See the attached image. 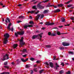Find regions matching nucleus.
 I'll use <instances>...</instances> for the list:
<instances>
[{"label":"nucleus","mask_w":74,"mask_h":74,"mask_svg":"<svg viewBox=\"0 0 74 74\" xmlns=\"http://www.w3.org/2000/svg\"><path fill=\"white\" fill-rule=\"evenodd\" d=\"M42 33H41V34L38 35H34L32 36V39H35L36 38H37V37H38L39 38L40 40H41V38H42Z\"/></svg>","instance_id":"obj_1"},{"label":"nucleus","mask_w":74,"mask_h":74,"mask_svg":"<svg viewBox=\"0 0 74 74\" xmlns=\"http://www.w3.org/2000/svg\"><path fill=\"white\" fill-rule=\"evenodd\" d=\"M23 37H22L21 39L19 40V47H23V45H25V42L23 41Z\"/></svg>","instance_id":"obj_2"},{"label":"nucleus","mask_w":74,"mask_h":74,"mask_svg":"<svg viewBox=\"0 0 74 74\" xmlns=\"http://www.w3.org/2000/svg\"><path fill=\"white\" fill-rule=\"evenodd\" d=\"M24 31H21V32H17V33L15 32V36L17 37L18 36V34L19 35H23L24 34Z\"/></svg>","instance_id":"obj_3"},{"label":"nucleus","mask_w":74,"mask_h":74,"mask_svg":"<svg viewBox=\"0 0 74 74\" xmlns=\"http://www.w3.org/2000/svg\"><path fill=\"white\" fill-rule=\"evenodd\" d=\"M9 56L8 54H6L5 56H3V59H2V60L4 61V60H5V59H6V60H7L9 59V57H8Z\"/></svg>","instance_id":"obj_4"},{"label":"nucleus","mask_w":74,"mask_h":74,"mask_svg":"<svg viewBox=\"0 0 74 74\" xmlns=\"http://www.w3.org/2000/svg\"><path fill=\"white\" fill-rule=\"evenodd\" d=\"M62 45L64 47H66V46H69L70 45V43L67 42H63L62 43Z\"/></svg>","instance_id":"obj_5"},{"label":"nucleus","mask_w":74,"mask_h":74,"mask_svg":"<svg viewBox=\"0 0 74 74\" xmlns=\"http://www.w3.org/2000/svg\"><path fill=\"white\" fill-rule=\"evenodd\" d=\"M45 25L49 26L50 25H53L54 23H50L49 22H47L45 23Z\"/></svg>","instance_id":"obj_6"},{"label":"nucleus","mask_w":74,"mask_h":74,"mask_svg":"<svg viewBox=\"0 0 74 74\" xmlns=\"http://www.w3.org/2000/svg\"><path fill=\"white\" fill-rule=\"evenodd\" d=\"M4 37H5V38L6 39H8V38H9V37H10V36L9 34H8L6 33L4 35Z\"/></svg>","instance_id":"obj_7"},{"label":"nucleus","mask_w":74,"mask_h":74,"mask_svg":"<svg viewBox=\"0 0 74 74\" xmlns=\"http://www.w3.org/2000/svg\"><path fill=\"white\" fill-rule=\"evenodd\" d=\"M24 27L25 28V29H27V27H33V25H24Z\"/></svg>","instance_id":"obj_8"},{"label":"nucleus","mask_w":74,"mask_h":74,"mask_svg":"<svg viewBox=\"0 0 74 74\" xmlns=\"http://www.w3.org/2000/svg\"><path fill=\"white\" fill-rule=\"evenodd\" d=\"M3 43L4 44H6L7 43V42H8V40L7 39H5L4 38L3 39Z\"/></svg>","instance_id":"obj_9"},{"label":"nucleus","mask_w":74,"mask_h":74,"mask_svg":"<svg viewBox=\"0 0 74 74\" xmlns=\"http://www.w3.org/2000/svg\"><path fill=\"white\" fill-rule=\"evenodd\" d=\"M37 7H38V8H39L40 9H42L44 8V6H43L40 5H38Z\"/></svg>","instance_id":"obj_10"},{"label":"nucleus","mask_w":74,"mask_h":74,"mask_svg":"<svg viewBox=\"0 0 74 74\" xmlns=\"http://www.w3.org/2000/svg\"><path fill=\"white\" fill-rule=\"evenodd\" d=\"M40 16H41V15L40 14H38L37 16H36L35 18L36 19V21H38L39 19V18L40 17Z\"/></svg>","instance_id":"obj_11"},{"label":"nucleus","mask_w":74,"mask_h":74,"mask_svg":"<svg viewBox=\"0 0 74 74\" xmlns=\"http://www.w3.org/2000/svg\"><path fill=\"white\" fill-rule=\"evenodd\" d=\"M12 25V24L11 23H9L8 25V29L9 31H10L11 30V28H10V26H11Z\"/></svg>","instance_id":"obj_12"},{"label":"nucleus","mask_w":74,"mask_h":74,"mask_svg":"<svg viewBox=\"0 0 74 74\" xmlns=\"http://www.w3.org/2000/svg\"><path fill=\"white\" fill-rule=\"evenodd\" d=\"M7 20L8 21L9 23L10 22V20L9 18H7V19H5V21L6 23H7L8 22V21H7Z\"/></svg>","instance_id":"obj_13"},{"label":"nucleus","mask_w":74,"mask_h":74,"mask_svg":"<svg viewBox=\"0 0 74 74\" xmlns=\"http://www.w3.org/2000/svg\"><path fill=\"white\" fill-rule=\"evenodd\" d=\"M21 61L22 62H26V61H27L28 60V58H27L25 60H24L23 58H21Z\"/></svg>","instance_id":"obj_14"},{"label":"nucleus","mask_w":74,"mask_h":74,"mask_svg":"<svg viewBox=\"0 0 74 74\" xmlns=\"http://www.w3.org/2000/svg\"><path fill=\"white\" fill-rule=\"evenodd\" d=\"M56 70L58 69V67H59V65L57 63H56Z\"/></svg>","instance_id":"obj_15"},{"label":"nucleus","mask_w":74,"mask_h":74,"mask_svg":"<svg viewBox=\"0 0 74 74\" xmlns=\"http://www.w3.org/2000/svg\"><path fill=\"white\" fill-rule=\"evenodd\" d=\"M19 19H24L25 18V16H20L18 18Z\"/></svg>","instance_id":"obj_16"},{"label":"nucleus","mask_w":74,"mask_h":74,"mask_svg":"<svg viewBox=\"0 0 74 74\" xmlns=\"http://www.w3.org/2000/svg\"><path fill=\"white\" fill-rule=\"evenodd\" d=\"M18 44H14L13 46V47L14 48H16V47H18Z\"/></svg>","instance_id":"obj_17"},{"label":"nucleus","mask_w":74,"mask_h":74,"mask_svg":"<svg viewBox=\"0 0 74 74\" xmlns=\"http://www.w3.org/2000/svg\"><path fill=\"white\" fill-rule=\"evenodd\" d=\"M47 6H48V7H52V6H53V7H54V8H57V6H55L53 5H48Z\"/></svg>","instance_id":"obj_18"},{"label":"nucleus","mask_w":74,"mask_h":74,"mask_svg":"<svg viewBox=\"0 0 74 74\" xmlns=\"http://www.w3.org/2000/svg\"><path fill=\"white\" fill-rule=\"evenodd\" d=\"M60 12V10L59 9L56 10H54V12Z\"/></svg>","instance_id":"obj_19"},{"label":"nucleus","mask_w":74,"mask_h":74,"mask_svg":"<svg viewBox=\"0 0 74 74\" xmlns=\"http://www.w3.org/2000/svg\"><path fill=\"white\" fill-rule=\"evenodd\" d=\"M66 19L64 18H61V21L62 22H64V21H65Z\"/></svg>","instance_id":"obj_20"},{"label":"nucleus","mask_w":74,"mask_h":74,"mask_svg":"<svg viewBox=\"0 0 74 74\" xmlns=\"http://www.w3.org/2000/svg\"><path fill=\"white\" fill-rule=\"evenodd\" d=\"M48 11H49V10H44L43 13L44 14H45L46 13H48Z\"/></svg>","instance_id":"obj_21"},{"label":"nucleus","mask_w":74,"mask_h":74,"mask_svg":"<svg viewBox=\"0 0 74 74\" xmlns=\"http://www.w3.org/2000/svg\"><path fill=\"white\" fill-rule=\"evenodd\" d=\"M56 33L58 35V36H59L61 34H61L60 32L57 31V32H56Z\"/></svg>","instance_id":"obj_22"},{"label":"nucleus","mask_w":74,"mask_h":74,"mask_svg":"<svg viewBox=\"0 0 74 74\" xmlns=\"http://www.w3.org/2000/svg\"><path fill=\"white\" fill-rule=\"evenodd\" d=\"M58 7H62V6H63L64 5L62 4H58Z\"/></svg>","instance_id":"obj_23"},{"label":"nucleus","mask_w":74,"mask_h":74,"mask_svg":"<svg viewBox=\"0 0 74 74\" xmlns=\"http://www.w3.org/2000/svg\"><path fill=\"white\" fill-rule=\"evenodd\" d=\"M50 63V66L51 67H53V63L52 62H49Z\"/></svg>","instance_id":"obj_24"},{"label":"nucleus","mask_w":74,"mask_h":74,"mask_svg":"<svg viewBox=\"0 0 74 74\" xmlns=\"http://www.w3.org/2000/svg\"><path fill=\"white\" fill-rule=\"evenodd\" d=\"M69 54H71V55H74V52L73 51H69Z\"/></svg>","instance_id":"obj_25"},{"label":"nucleus","mask_w":74,"mask_h":74,"mask_svg":"<svg viewBox=\"0 0 74 74\" xmlns=\"http://www.w3.org/2000/svg\"><path fill=\"white\" fill-rule=\"evenodd\" d=\"M30 65L29 64H27L25 66V67L26 68H29V67H30Z\"/></svg>","instance_id":"obj_26"},{"label":"nucleus","mask_w":74,"mask_h":74,"mask_svg":"<svg viewBox=\"0 0 74 74\" xmlns=\"http://www.w3.org/2000/svg\"><path fill=\"white\" fill-rule=\"evenodd\" d=\"M36 7H37V6L34 5L33 6L32 8L34 9H35L36 10H37V8Z\"/></svg>","instance_id":"obj_27"},{"label":"nucleus","mask_w":74,"mask_h":74,"mask_svg":"<svg viewBox=\"0 0 74 74\" xmlns=\"http://www.w3.org/2000/svg\"><path fill=\"white\" fill-rule=\"evenodd\" d=\"M46 47H47V48H51V46L50 45H47L46 46Z\"/></svg>","instance_id":"obj_28"},{"label":"nucleus","mask_w":74,"mask_h":74,"mask_svg":"<svg viewBox=\"0 0 74 74\" xmlns=\"http://www.w3.org/2000/svg\"><path fill=\"white\" fill-rule=\"evenodd\" d=\"M59 49H60V50H61L64 49V47H60L59 48Z\"/></svg>","instance_id":"obj_29"},{"label":"nucleus","mask_w":74,"mask_h":74,"mask_svg":"<svg viewBox=\"0 0 74 74\" xmlns=\"http://www.w3.org/2000/svg\"><path fill=\"white\" fill-rule=\"evenodd\" d=\"M23 52H26V49H23V50L22 51Z\"/></svg>","instance_id":"obj_30"},{"label":"nucleus","mask_w":74,"mask_h":74,"mask_svg":"<svg viewBox=\"0 0 74 74\" xmlns=\"http://www.w3.org/2000/svg\"><path fill=\"white\" fill-rule=\"evenodd\" d=\"M51 36H56V34H51Z\"/></svg>","instance_id":"obj_31"},{"label":"nucleus","mask_w":74,"mask_h":74,"mask_svg":"<svg viewBox=\"0 0 74 74\" xmlns=\"http://www.w3.org/2000/svg\"><path fill=\"white\" fill-rule=\"evenodd\" d=\"M43 71H44V70H41L39 71V73L40 74H41V73H42Z\"/></svg>","instance_id":"obj_32"},{"label":"nucleus","mask_w":74,"mask_h":74,"mask_svg":"<svg viewBox=\"0 0 74 74\" xmlns=\"http://www.w3.org/2000/svg\"><path fill=\"white\" fill-rule=\"evenodd\" d=\"M7 63H8V62H4L3 64H4V65H7Z\"/></svg>","instance_id":"obj_33"},{"label":"nucleus","mask_w":74,"mask_h":74,"mask_svg":"<svg viewBox=\"0 0 74 74\" xmlns=\"http://www.w3.org/2000/svg\"><path fill=\"white\" fill-rule=\"evenodd\" d=\"M36 12V11H31V14H32L33 13H34V12Z\"/></svg>","instance_id":"obj_34"},{"label":"nucleus","mask_w":74,"mask_h":74,"mask_svg":"<svg viewBox=\"0 0 74 74\" xmlns=\"http://www.w3.org/2000/svg\"><path fill=\"white\" fill-rule=\"evenodd\" d=\"M30 60H32V61H33L34 60V58H31L30 59Z\"/></svg>","instance_id":"obj_35"},{"label":"nucleus","mask_w":74,"mask_h":74,"mask_svg":"<svg viewBox=\"0 0 74 74\" xmlns=\"http://www.w3.org/2000/svg\"><path fill=\"white\" fill-rule=\"evenodd\" d=\"M62 73H63V70L61 71L60 72V74H62Z\"/></svg>","instance_id":"obj_36"},{"label":"nucleus","mask_w":74,"mask_h":74,"mask_svg":"<svg viewBox=\"0 0 74 74\" xmlns=\"http://www.w3.org/2000/svg\"><path fill=\"white\" fill-rule=\"evenodd\" d=\"M16 62H17L18 63H20L21 62V61H19V60H17L16 61Z\"/></svg>","instance_id":"obj_37"},{"label":"nucleus","mask_w":74,"mask_h":74,"mask_svg":"<svg viewBox=\"0 0 74 74\" xmlns=\"http://www.w3.org/2000/svg\"><path fill=\"white\" fill-rule=\"evenodd\" d=\"M48 34L49 36H51V35H52V34H51V32H49L48 33Z\"/></svg>","instance_id":"obj_38"},{"label":"nucleus","mask_w":74,"mask_h":74,"mask_svg":"<svg viewBox=\"0 0 74 74\" xmlns=\"http://www.w3.org/2000/svg\"><path fill=\"white\" fill-rule=\"evenodd\" d=\"M44 16V14H42L41 16H40V18L41 19L43 18Z\"/></svg>","instance_id":"obj_39"},{"label":"nucleus","mask_w":74,"mask_h":74,"mask_svg":"<svg viewBox=\"0 0 74 74\" xmlns=\"http://www.w3.org/2000/svg\"><path fill=\"white\" fill-rule=\"evenodd\" d=\"M29 23L30 24H33V21H31L29 22Z\"/></svg>","instance_id":"obj_40"},{"label":"nucleus","mask_w":74,"mask_h":74,"mask_svg":"<svg viewBox=\"0 0 74 74\" xmlns=\"http://www.w3.org/2000/svg\"><path fill=\"white\" fill-rule=\"evenodd\" d=\"M72 5H68V7H72Z\"/></svg>","instance_id":"obj_41"},{"label":"nucleus","mask_w":74,"mask_h":74,"mask_svg":"<svg viewBox=\"0 0 74 74\" xmlns=\"http://www.w3.org/2000/svg\"><path fill=\"white\" fill-rule=\"evenodd\" d=\"M71 19L72 20H74V17H71Z\"/></svg>","instance_id":"obj_42"},{"label":"nucleus","mask_w":74,"mask_h":74,"mask_svg":"<svg viewBox=\"0 0 74 74\" xmlns=\"http://www.w3.org/2000/svg\"><path fill=\"white\" fill-rule=\"evenodd\" d=\"M61 65H62V66H64V64L63 62H62L61 64Z\"/></svg>","instance_id":"obj_43"},{"label":"nucleus","mask_w":74,"mask_h":74,"mask_svg":"<svg viewBox=\"0 0 74 74\" xmlns=\"http://www.w3.org/2000/svg\"><path fill=\"white\" fill-rule=\"evenodd\" d=\"M70 71H68V72L66 73V74H70Z\"/></svg>","instance_id":"obj_44"},{"label":"nucleus","mask_w":74,"mask_h":74,"mask_svg":"<svg viewBox=\"0 0 74 74\" xmlns=\"http://www.w3.org/2000/svg\"><path fill=\"white\" fill-rule=\"evenodd\" d=\"M26 56H27V54H25V55H23L22 56L23 57H26Z\"/></svg>","instance_id":"obj_45"},{"label":"nucleus","mask_w":74,"mask_h":74,"mask_svg":"<svg viewBox=\"0 0 74 74\" xmlns=\"http://www.w3.org/2000/svg\"><path fill=\"white\" fill-rule=\"evenodd\" d=\"M38 12H39V11H38V10L35 13V14H38Z\"/></svg>","instance_id":"obj_46"},{"label":"nucleus","mask_w":74,"mask_h":74,"mask_svg":"<svg viewBox=\"0 0 74 74\" xmlns=\"http://www.w3.org/2000/svg\"><path fill=\"white\" fill-rule=\"evenodd\" d=\"M22 5L20 4L18 5H17V6H18V7H21V6H22Z\"/></svg>","instance_id":"obj_47"},{"label":"nucleus","mask_w":74,"mask_h":74,"mask_svg":"<svg viewBox=\"0 0 74 74\" xmlns=\"http://www.w3.org/2000/svg\"><path fill=\"white\" fill-rule=\"evenodd\" d=\"M5 74H9L10 73L9 72H4Z\"/></svg>","instance_id":"obj_48"},{"label":"nucleus","mask_w":74,"mask_h":74,"mask_svg":"<svg viewBox=\"0 0 74 74\" xmlns=\"http://www.w3.org/2000/svg\"><path fill=\"white\" fill-rule=\"evenodd\" d=\"M17 23H20L21 22H22V21H17Z\"/></svg>","instance_id":"obj_49"},{"label":"nucleus","mask_w":74,"mask_h":74,"mask_svg":"<svg viewBox=\"0 0 74 74\" xmlns=\"http://www.w3.org/2000/svg\"><path fill=\"white\" fill-rule=\"evenodd\" d=\"M4 67L5 68H6L7 69H8L9 68V67L8 66H5Z\"/></svg>","instance_id":"obj_50"},{"label":"nucleus","mask_w":74,"mask_h":74,"mask_svg":"<svg viewBox=\"0 0 74 74\" xmlns=\"http://www.w3.org/2000/svg\"><path fill=\"white\" fill-rule=\"evenodd\" d=\"M72 1V0H71L70 1H69L68 2H67L66 3V4H68V3H69L70 2H71V1Z\"/></svg>","instance_id":"obj_51"},{"label":"nucleus","mask_w":74,"mask_h":74,"mask_svg":"<svg viewBox=\"0 0 74 74\" xmlns=\"http://www.w3.org/2000/svg\"><path fill=\"white\" fill-rule=\"evenodd\" d=\"M36 69H36V68L34 69V71H35L36 72H37V70H36Z\"/></svg>","instance_id":"obj_52"},{"label":"nucleus","mask_w":74,"mask_h":74,"mask_svg":"<svg viewBox=\"0 0 74 74\" xmlns=\"http://www.w3.org/2000/svg\"><path fill=\"white\" fill-rule=\"evenodd\" d=\"M45 63L46 64H47V66H48V65H49V64H48V62H45Z\"/></svg>","instance_id":"obj_53"},{"label":"nucleus","mask_w":74,"mask_h":74,"mask_svg":"<svg viewBox=\"0 0 74 74\" xmlns=\"http://www.w3.org/2000/svg\"><path fill=\"white\" fill-rule=\"evenodd\" d=\"M11 30L12 32H13V30H14V28H13V27H12Z\"/></svg>","instance_id":"obj_54"},{"label":"nucleus","mask_w":74,"mask_h":74,"mask_svg":"<svg viewBox=\"0 0 74 74\" xmlns=\"http://www.w3.org/2000/svg\"><path fill=\"white\" fill-rule=\"evenodd\" d=\"M49 1V0H47L45 1H44L43 3H46V2H47V1Z\"/></svg>","instance_id":"obj_55"},{"label":"nucleus","mask_w":74,"mask_h":74,"mask_svg":"<svg viewBox=\"0 0 74 74\" xmlns=\"http://www.w3.org/2000/svg\"><path fill=\"white\" fill-rule=\"evenodd\" d=\"M11 64H12V65H14V62H12Z\"/></svg>","instance_id":"obj_56"},{"label":"nucleus","mask_w":74,"mask_h":74,"mask_svg":"<svg viewBox=\"0 0 74 74\" xmlns=\"http://www.w3.org/2000/svg\"><path fill=\"white\" fill-rule=\"evenodd\" d=\"M70 24L67 25H65V26H70Z\"/></svg>","instance_id":"obj_57"},{"label":"nucleus","mask_w":74,"mask_h":74,"mask_svg":"<svg viewBox=\"0 0 74 74\" xmlns=\"http://www.w3.org/2000/svg\"><path fill=\"white\" fill-rule=\"evenodd\" d=\"M33 71L32 70H31V74H33Z\"/></svg>","instance_id":"obj_58"},{"label":"nucleus","mask_w":74,"mask_h":74,"mask_svg":"<svg viewBox=\"0 0 74 74\" xmlns=\"http://www.w3.org/2000/svg\"><path fill=\"white\" fill-rule=\"evenodd\" d=\"M29 13H31V11H28L27 12V14H29Z\"/></svg>","instance_id":"obj_59"},{"label":"nucleus","mask_w":74,"mask_h":74,"mask_svg":"<svg viewBox=\"0 0 74 74\" xmlns=\"http://www.w3.org/2000/svg\"><path fill=\"white\" fill-rule=\"evenodd\" d=\"M29 18H30V19H32V16H30Z\"/></svg>","instance_id":"obj_60"},{"label":"nucleus","mask_w":74,"mask_h":74,"mask_svg":"<svg viewBox=\"0 0 74 74\" xmlns=\"http://www.w3.org/2000/svg\"><path fill=\"white\" fill-rule=\"evenodd\" d=\"M40 24H41V25H42V24H43V23L42 22H40L39 23Z\"/></svg>","instance_id":"obj_61"},{"label":"nucleus","mask_w":74,"mask_h":74,"mask_svg":"<svg viewBox=\"0 0 74 74\" xmlns=\"http://www.w3.org/2000/svg\"><path fill=\"white\" fill-rule=\"evenodd\" d=\"M54 59H53V60H55V58H56V56H54Z\"/></svg>","instance_id":"obj_62"},{"label":"nucleus","mask_w":74,"mask_h":74,"mask_svg":"<svg viewBox=\"0 0 74 74\" xmlns=\"http://www.w3.org/2000/svg\"><path fill=\"white\" fill-rule=\"evenodd\" d=\"M42 29L43 30H44V29H45V27H42Z\"/></svg>","instance_id":"obj_63"},{"label":"nucleus","mask_w":74,"mask_h":74,"mask_svg":"<svg viewBox=\"0 0 74 74\" xmlns=\"http://www.w3.org/2000/svg\"><path fill=\"white\" fill-rule=\"evenodd\" d=\"M1 74H5L4 73V72H3V73H1Z\"/></svg>","instance_id":"obj_64"}]
</instances>
